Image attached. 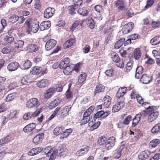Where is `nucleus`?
<instances>
[{
  "instance_id": "36",
  "label": "nucleus",
  "mask_w": 160,
  "mask_h": 160,
  "mask_svg": "<svg viewBox=\"0 0 160 160\" xmlns=\"http://www.w3.org/2000/svg\"><path fill=\"white\" fill-rule=\"evenodd\" d=\"M125 41V39L124 38H121L115 43L114 46V48L116 49H118L122 45Z\"/></svg>"
},
{
  "instance_id": "42",
  "label": "nucleus",
  "mask_w": 160,
  "mask_h": 160,
  "mask_svg": "<svg viewBox=\"0 0 160 160\" xmlns=\"http://www.w3.org/2000/svg\"><path fill=\"white\" fill-rule=\"evenodd\" d=\"M29 76H25L23 77L21 80V83L23 85H28L30 82L29 79Z\"/></svg>"
},
{
  "instance_id": "59",
  "label": "nucleus",
  "mask_w": 160,
  "mask_h": 160,
  "mask_svg": "<svg viewBox=\"0 0 160 160\" xmlns=\"http://www.w3.org/2000/svg\"><path fill=\"white\" fill-rule=\"evenodd\" d=\"M106 138L105 137H100L97 143L99 145H102L105 143Z\"/></svg>"
},
{
  "instance_id": "20",
  "label": "nucleus",
  "mask_w": 160,
  "mask_h": 160,
  "mask_svg": "<svg viewBox=\"0 0 160 160\" xmlns=\"http://www.w3.org/2000/svg\"><path fill=\"white\" fill-rule=\"evenodd\" d=\"M56 89L54 88H48L46 91L45 94V97L46 98H50L55 92Z\"/></svg>"
},
{
  "instance_id": "22",
  "label": "nucleus",
  "mask_w": 160,
  "mask_h": 160,
  "mask_svg": "<svg viewBox=\"0 0 160 160\" xmlns=\"http://www.w3.org/2000/svg\"><path fill=\"white\" fill-rule=\"evenodd\" d=\"M103 105L106 108H108L111 104V98L108 96H106L103 98Z\"/></svg>"
},
{
  "instance_id": "52",
  "label": "nucleus",
  "mask_w": 160,
  "mask_h": 160,
  "mask_svg": "<svg viewBox=\"0 0 160 160\" xmlns=\"http://www.w3.org/2000/svg\"><path fill=\"white\" fill-rule=\"evenodd\" d=\"M4 40L7 43L11 44L13 42L14 38L12 37H9L6 35L5 36Z\"/></svg>"
},
{
  "instance_id": "49",
  "label": "nucleus",
  "mask_w": 160,
  "mask_h": 160,
  "mask_svg": "<svg viewBox=\"0 0 160 160\" xmlns=\"http://www.w3.org/2000/svg\"><path fill=\"white\" fill-rule=\"evenodd\" d=\"M39 26L38 24H34L32 25L30 28V32H32L33 33H36L38 30Z\"/></svg>"
},
{
  "instance_id": "48",
  "label": "nucleus",
  "mask_w": 160,
  "mask_h": 160,
  "mask_svg": "<svg viewBox=\"0 0 160 160\" xmlns=\"http://www.w3.org/2000/svg\"><path fill=\"white\" fill-rule=\"evenodd\" d=\"M160 140L158 139H154L150 143V146L152 148H155L160 143Z\"/></svg>"
},
{
  "instance_id": "39",
  "label": "nucleus",
  "mask_w": 160,
  "mask_h": 160,
  "mask_svg": "<svg viewBox=\"0 0 160 160\" xmlns=\"http://www.w3.org/2000/svg\"><path fill=\"white\" fill-rule=\"evenodd\" d=\"M152 133L156 134L158 132H160V123L157 124L155 126L153 127L152 130Z\"/></svg>"
},
{
  "instance_id": "54",
  "label": "nucleus",
  "mask_w": 160,
  "mask_h": 160,
  "mask_svg": "<svg viewBox=\"0 0 160 160\" xmlns=\"http://www.w3.org/2000/svg\"><path fill=\"white\" fill-rule=\"evenodd\" d=\"M78 8L75 5H72L69 8V12L71 14H74L76 13V11Z\"/></svg>"
},
{
  "instance_id": "44",
  "label": "nucleus",
  "mask_w": 160,
  "mask_h": 160,
  "mask_svg": "<svg viewBox=\"0 0 160 160\" xmlns=\"http://www.w3.org/2000/svg\"><path fill=\"white\" fill-rule=\"evenodd\" d=\"M16 96V94L15 93L9 94L6 98V101L9 102L13 100L15 98Z\"/></svg>"
},
{
  "instance_id": "11",
  "label": "nucleus",
  "mask_w": 160,
  "mask_h": 160,
  "mask_svg": "<svg viewBox=\"0 0 160 160\" xmlns=\"http://www.w3.org/2000/svg\"><path fill=\"white\" fill-rule=\"evenodd\" d=\"M154 110H152L151 112L149 113V115L148 118V121L149 122H152L154 121L158 117L159 115L158 112H154Z\"/></svg>"
},
{
  "instance_id": "51",
  "label": "nucleus",
  "mask_w": 160,
  "mask_h": 160,
  "mask_svg": "<svg viewBox=\"0 0 160 160\" xmlns=\"http://www.w3.org/2000/svg\"><path fill=\"white\" fill-rule=\"evenodd\" d=\"M111 58L114 62H119L120 59L117 53H114L111 54Z\"/></svg>"
},
{
  "instance_id": "5",
  "label": "nucleus",
  "mask_w": 160,
  "mask_h": 160,
  "mask_svg": "<svg viewBox=\"0 0 160 160\" xmlns=\"http://www.w3.org/2000/svg\"><path fill=\"white\" fill-rule=\"evenodd\" d=\"M15 52V48L11 45L7 46L2 49V52L4 54L14 53Z\"/></svg>"
},
{
  "instance_id": "60",
  "label": "nucleus",
  "mask_w": 160,
  "mask_h": 160,
  "mask_svg": "<svg viewBox=\"0 0 160 160\" xmlns=\"http://www.w3.org/2000/svg\"><path fill=\"white\" fill-rule=\"evenodd\" d=\"M31 21V19L29 18L27 19L25 22V24L28 27V29L26 31L28 34H29L30 32V29L31 28L30 22Z\"/></svg>"
},
{
  "instance_id": "15",
  "label": "nucleus",
  "mask_w": 160,
  "mask_h": 160,
  "mask_svg": "<svg viewBox=\"0 0 160 160\" xmlns=\"http://www.w3.org/2000/svg\"><path fill=\"white\" fill-rule=\"evenodd\" d=\"M19 66V64L17 62H12L8 65L7 68L9 71H13L16 70Z\"/></svg>"
},
{
  "instance_id": "58",
  "label": "nucleus",
  "mask_w": 160,
  "mask_h": 160,
  "mask_svg": "<svg viewBox=\"0 0 160 160\" xmlns=\"http://www.w3.org/2000/svg\"><path fill=\"white\" fill-rule=\"evenodd\" d=\"M155 0H148L147 1V4L145 6L144 8L145 10H147L151 7L154 4Z\"/></svg>"
},
{
  "instance_id": "56",
  "label": "nucleus",
  "mask_w": 160,
  "mask_h": 160,
  "mask_svg": "<svg viewBox=\"0 0 160 160\" xmlns=\"http://www.w3.org/2000/svg\"><path fill=\"white\" fill-rule=\"evenodd\" d=\"M146 57L147 58V60L145 62L146 63L149 65H152L155 63L154 60L148 55L146 56Z\"/></svg>"
},
{
  "instance_id": "29",
  "label": "nucleus",
  "mask_w": 160,
  "mask_h": 160,
  "mask_svg": "<svg viewBox=\"0 0 160 160\" xmlns=\"http://www.w3.org/2000/svg\"><path fill=\"white\" fill-rule=\"evenodd\" d=\"M149 153L148 152L142 151L138 155L139 160H145L148 157Z\"/></svg>"
},
{
  "instance_id": "21",
  "label": "nucleus",
  "mask_w": 160,
  "mask_h": 160,
  "mask_svg": "<svg viewBox=\"0 0 160 160\" xmlns=\"http://www.w3.org/2000/svg\"><path fill=\"white\" fill-rule=\"evenodd\" d=\"M51 25V22L49 21L42 22L40 24V29L43 31L48 29Z\"/></svg>"
},
{
  "instance_id": "27",
  "label": "nucleus",
  "mask_w": 160,
  "mask_h": 160,
  "mask_svg": "<svg viewBox=\"0 0 160 160\" xmlns=\"http://www.w3.org/2000/svg\"><path fill=\"white\" fill-rule=\"evenodd\" d=\"M60 100L58 98H56L50 103L49 107L50 109H52L55 108L60 103Z\"/></svg>"
},
{
  "instance_id": "37",
  "label": "nucleus",
  "mask_w": 160,
  "mask_h": 160,
  "mask_svg": "<svg viewBox=\"0 0 160 160\" xmlns=\"http://www.w3.org/2000/svg\"><path fill=\"white\" fill-rule=\"evenodd\" d=\"M31 65L30 61L29 60H27L21 66V67L22 69L25 70L28 69L31 66Z\"/></svg>"
},
{
  "instance_id": "35",
  "label": "nucleus",
  "mask_w": 160,
  "mask_h": 160,
  "mask_svg": "<svg viewBox=\"0 0 160 160\" xmlns=\"http://www.w3.org/2000/svg\"><path fill=\"white\" fill-rule=\"evenodd\" d=\"M123 148V146H121L118 149L115 151L114 156L116 159H118L121 155V152Z\"/></svg>"
},
{
  "instance_id": "47",
  "label": "nucleus",
  "mask_w": 160,
  "mask_h": 160,
  "mask_svg": "<svg viewBox=\"0 0 160 160\" xmlns=\"http://www.w3.org/2000/svg\"><path fill=\"white\" fill-rule=\"evenodd\" d=\"M62 132V127H58L54 128L53 132L54 135H58L61 134Z\"/></svg>"
},
{
  "instance_id": "7",
  "label": "nucleus",
  "mask_w": 160,
  "mask_h": 160,
  "mask_svg": "<svg viewBox=\"0 0 160 160\" xmlns=\"http://www.w3.org/2000/svg\"><path fill=\"white\" fill-rule=\"evenodd\" d=\"M56 41L53 39H51L48 41L45 45V49L49 50L53 48L56 44Z\"/></svg>"
},
{
  "instance_id": "6",
  "label": "nucleus",
  "mask_w": 160,
  "mask_h": 160,
  "mask_svg": "<svg viewBox=\"0 0 160 160\" xmlns=\"http://www.w3.org/2000/svg\"><path fill=\"white\" fill-rule=\"evenodd\" d=\"M134 24L132 22H130L125 24L122 28V32L124 34H127L131 31L133 27Z\"/></svg>"
},
{
  "instance_id": "62",
  "label": "nucleus",
  "mask_w": 160,
  "mask_h": 160,
  "mask_svg": "<svg viewBox=\"0 0 160 160\" xmlns=\"http://www.w3.org/2000/svg\"><path fill=\"white\" fill-rule=\"evenodd\" d=\"M52 149L51 147H48L44 148L43 151L47 156L49 157L50 152L52 151Z\"/></svg>"
},
{
  "instance_id": "50",
  "label": "nucleus",
  "mask_w": 160,
  "mask_h": 160,
  "mask_svg": "<svg viewBox=\"0 0 160 160\" xmlns=\"http://www.w3.org/2000/svg\"><path fill=\"white\" fill-rule=\"evenodd\" d=\"M137 98H136L137 101V102L140 104H142V106L145 107V105L146 104H148L147 102H143V99L142 97L139 95H138L137 96Z\"/></svg>"
},
{
  "instance_id": "23",
  "label": "nucleus",
  "mask_w": 160,
  "mask_h": 160,
  "mask_svg": "<svg viewBox=\"0 0 160 160\" xmlns=\"http://www.w3.org/2000/svg\"><path fill=\"white\" fill-rule=\"evenodd\" d=\"M42 150L41 147L34 148L31 149L28 153V154L30 156H33L39 153Z\"/></svg>"
},
{
  "instance_id": "1",
  "label": "nucleus",
  "mask_w": 160,
  "mask_h": 160,
  "mask_svg": "<svg viewBox=\"0 0 160 160\" xmlns=\"http://www.w3.org/2000/svg\"><path fill=\"white\" fill-rule=\"evenodd\" d=\"M125 105L124 98H118L116 103L113 106L112 108L113 112H117L123 108Z\"/></svg>"
},
{
  "instance_id": "18",
  "label": "nucleus",
  "mask_w": 160,
  "mask_h": 160,
  "mask_svg": "<svg viewBox=\"0 0 160 160\" xmlns=\"http://www.w3.org/2000/svg\"><path fill=\"white\" fill-rule=\"evenodd\" d=\"M146 112L145 111H143L142 112V114L140 113L139 114H137L136 116L133 119L132 122V126L133 127H135L139 122L140 119L142 115L143 114H145Z\"/></svg>"
},
{
  "instance_id": "32",
  "label": "nucleus",
  "mask_w": 160,
  "mask_h": 160,
  "mask_svg": "<svg viewBox=\"0 0 160 160\" xmlns=\"http://www.w3.org/2000/svg\"><path fill=\"white\" fill-rule=\"evenodd\" d=\"M77 12L79 14L83 16H87L89 12L87 8L85 7L79 8Z\"/></svg>"
},
{
  "instance_id": "34",
  "label": "nucleus",
  "mask_w": 160,
  "mask_h": 160,
  "mask_svg": "<svg viewBox=\"0 0 160 160\" xmlns=\"http://www.w3.org/2000/svg\"><path fill=\"white\" fill-rule=\"evenodd\" d=\"M73 69L72 65H69L63 69V72L66 75H68L72 73Z\"/></svg>"
},
{
  "instance_id": "61",
  "label": "nucleus",
  "mask_w": 160,
  "mask_h": 160,
  "mask_svg": "<svg viewBox=\"0 0 160 160\" xmlns=\"http://www.w3.org/2000/svg\"><path fill=\"white\" fill-rule=\"evenodd\" d=\"M132 64L131 62H128L126 66V71L127 72H129L132 68Z\"/></svg>"
},
{
  "instance_id": "17",
  "label": "nucleus",
  "mask_w": 160,
  "mask_h": 160,
  "mask_svg": "<svg viewBox=\"0 0 160 160\" xmlns=\"http://www.w3.org/2000/svg\"><path fill=\"white\" fill-rule=\"evenodd\" d=\"M49 83L48 81L46 79H43L38 82L37 86L40 88H44L48 85Z\"/></svg>"
},
{
  "instance_id": "10",
  "label": "nucleus",
  "mask_w": 160,
  "mask_h": 160,
  "mask_svg": "<svg viewBox=\"0 0 160 160\" xmlns=\"http://www.w3.org/2000/svg\"><path fill=\"white\" fill-rule=\"evenodd\" d=\"M71 108V106L69 105L62 108L61 111L60 117L61 118H63L68 115L69 113V111Z\"/></svg>"
},
{
  "instance_id": "53",
  "label": "nucleus",
  "mask_w": 160,
  "mask_h": 160,
  "mask_svg": "<svg viewBox=\"0 0 160 160\" xmlns=\"http://www.w3.org/2000/svg\"><path fill=\"white\" fill-rule=\"evenodd\" d=\"M132 117L131 116L128 115L124 118L123 121V123L125 125H128L132 120Z\"/></svg>"
},
{
  "instance_id": "46",
  "label": "nucleus",
  "mask_w": 160,
  "mask_h": 160,
  "mask_svg": "<svg viewBox=\"0 0 160 160\" xmlns=\"http://www.w3.org/2000/svg\"><path fill=\"white\" fill-rule=\"evenodd\" d=\"M159 37L157 36L152 39L151 41V43L153 45H156L160 43V40H159Z\"/></svg>"
},
{
  "instance_id": "26",
  "label": "nucleus",
  "mask_w": 160,
  "mask_h": 160,
  "mask_svg": "<svg viewBox=\"0 0 160 160\" xmlns=\"http://www.w3.org/2000/svg\"><path fill=\"white\" fill-rule=\"evenodd\" d=\"M89 149V148L88 146L86 147L78 150L77 152V154L79 156H82L86 154Z\"/></svg>"
},
{
  "instance_id": "31",
  "label": "nucleus",
  "mask_w": 160,
  "mask_h": 160,
  "mask_svg": "<svg viewBox=\"0 0 160 160\" xmlns=\"http://www.w3.org/2000/svg\"><path fill=\"white\" fill-rule=\"evenodd\" d=\"M14 48L16 49H21L23 48L24 45V42L22 40H17L14 42Z\"/></svg>"
},
{
  "instance_id": "25",
  "label": "nucleus",
  "mask_w": 160,
  "mask_h": 160,
  "mask_svg": "<svg viewBox=\"0 0 160 160\" xmlns=\"http://www.w3.org/2000/svg\"><path fill=\"white\" fill-rule=\"evenodd\" d=\"M115 2L116 6L118 7L119 10H122L125 9V2L122 0H118Z\"/></svg>"
},
{
  "instance_id": "38",
  "label": "nucleus",
  "mask_w": 160,
  "mask_h": 160,
  "mask_svg": "<svg viewBox=\"0 0 160 160\" xmlns=\"http://www.w3.org/2000/svg\"><path fill=\"white\" fill-rule=\"evenodd\" d=\"M87 75L84 72H81L78 77V82L79 83H81L84 82L86 78Z\"/></svg>"
},
{
  "instance_id": "8",
  "label": "nucleus",
  "mask_w": 160,
  "mask_h": 160,
  "mask_svg": "<svg viewBox=\"0 0 160 160\" xmlns=\"http://www.w3.org/2000/svg\"><path fill=\"white\" fill-rule=\"evenodd\" d=\"M54 9L52 8H48L44 11V16L45 18H49L51 17L54 12Z\"/></svg>"
},
{
  "instance_id": "16",
  "label": "nucleus",
  "mask_w": 160,
  "mask_h": 160,
  "mask_svg": "<svg viewBox=\"0 0 160 160\" xmlns=\"http://www.w3.org/2000/svg\"><path fill=\"white\" fill-rule=\"evenodd\" d=\"M36 127V125L34 123L28 124L24 128L23 131L25 132H30L34 130Z\"/></svg>"
},
{
  "instance_id": "41",
  "label": "nucleus",
  "mask_w": 160,
  "mask_h": 160,
  "mask_svg": "<svg viewBox=\"0 0 160 160\" xmlns=\"http://www.w3.org/2000/svg\"><path fill=\"white\" fill-rule=\"evenodd\" d=\"M28 50L30 52H32L37 51L38 48L36 45L34 44H31L28 46Z\"/></svg>"
},
{
  "instance_id": "45",
  "label": "nucleus",
  "mask_w": 160,
  "mask_h": 160,
  "mask_svg": "<svg viewBox=\"0 0 160 160\" xmlns=\"http://www.w3.org/2000/svg\"><path fill=\"white\" fill-rule=\"evenodd\" d=\"M58 153V150L57 149L53 150L52 149V151L50 152V158L49 160L52 159L53 160L55 158L56 156Z\"/></svg>"
},
{
  "instance_id": "33",
  "label": "nucleus",
  "mask_w": 160,
  "mask_h": 160,
  "mask_svg": "<svg viewBox=\"0 0 160 160\" xmlns=\"http://www.w3.org/2000/svg\"><path fill=\"white\" fill-rule=\"evenodd\" d=\"M75 42V40L74 39L70 38L64 44L63 47L64 48H66L72 46Z\"/></svg>"
},
{
  "instance_id": "19",
  "label": "nucleus",
  "mask_w": 160,
  "mask_h": 160,
  "mask_svg": "<svg viewBox=\"0 0 160 160\" xmlns=\"http://www.w3.org/2000/svg\"><path fill=\"white\" fill-rule=\"evenodd\" d=\"M127 90V88L123 87L120 88L118 90L116 94V97L118 98L121 99L122 98H124L123 96L126 93Z\"/></svg>"
},
{
  "instance_id": "28",
  "label": "nucleus",
  "mask_w": 160,
  "mask_h": 160,
  "mask_svg": "<svg viewBox=\"0 0 160 160\" xmlns=\"http://www.w3.org/2000/svg\"><path fill=\"white\" fill-rule=\"evenodd\" d=\"M105 87L102 84H98L97 85L95 90L94 95H97L98 93L103 92L104 90Z\"/></svg>"
},
{
  "instance_id": "55",
  "label": "nucleus",
  "mask_w": 160,
  "mask_h": 160,
  "mask_svg": "<svg viewBox=\"0 0 160 160\" xmlns=\"http://www.w3.org/2000/svg\"><path fill=\"white\" fill-rule=\"evenodd\" d=\"M19 19V17L15 15L11 16L9 18V21L12 23H14L17 21Z\"/></svg>"
},
{
  "instance_id": "12",
  "label": "nucleus",
  "mask_w": 160,
  "mask_h": 160,
  "mask_svg": "<svg viewBox=\"0 0 160 160\" xmlns=\"http://www.w3.org/2000/svg\"><path fill=\"white\" fill-rule=\"evenodd\" d=\"M43 133H40L37 135L33 139V143L36 144H39L42 141L44 138Z\"/></svg>"
},
{
  "instance_id": "2",
  "label": "nucleus",
  "mask_w": 160,
  "mask_h": 160,
  "mask_svg": "<svg viewBox=\"0 0 160 160\" xmlns=\"http://www.w3.org/2000/svg\"><path fill=\"white\" fill-rule=\"evenodd\" d=\"M39 105L38 100L36 98H32L29 99L26 103V106L28 108H32L33 107H38Z\"/></svg>"
},
{
  "instance_id": "40",
  "label": "nucleus",
  "mask_w": 160,
  "mask_h": 160,
  "mask_svg": "<svg viewBox=\"0 0 160 160\" xmlns=\"http://www.w3.org/2000/svg\"><path fill=\"white\" fill-rule=\"evenodd\" d=\"M141 52L139 49H136L134 52V57L136 60H138L141 57Z\"/></svg>"
},
{
  "instance_id": "9",
  "label": "nucleus",
  "mask_w": 160,
  "mask_h": 160,
  "mask_svg": "<svg viewBox=\"0 0 160 160\" xmlns=\"http://www.w3.org/2000/svg\"><path fill=\"white\" fill-rule=\"evenodd\" d=\"M152 78L151 76L144 74H143L140 78V80L142 83L146 84L149 83L152 81Z\"/></svg>"
},
{
  "instance_id": "24",
  "label": "nucleus",
  "mask_w": 160,
  "mask_h": 160,
  "mask_svg": "<svg viewBox=\"0 0 160 160\" xmlns=\"http://www.w3.org/2000/svg\"><path fill=\"white\" fill-rule=\"evenodd\" d=\"M143 68L141 66L137 67L136 70V74L135 77L137 79H139L142 76V74L143 72Z\"/></svg>"
},
{
  "instance_id": "30",
  "label": "nucleus",
  "mask_w": 160,
  "mask_h": 160,
  "mask_svg": "<svg viewBox=\"0 0 160 160\" xmlns=\"http://www.w3.org/2000/svg\"><path fill=\"white\" fill-rule=\"evenodd\" d=\"M42 68L39 67H34L31 69L30 73L33 75L38 74L41 72Z\"/></svg>"
},
{
  "instance_id": "14",
  "label": "nucleus",
  "mask_w": 160,
  "mask_h": 160,
  "mask_svg": "<svg viewBox=\"0 0 160 160\" xmlns=\"http://www.w3.org/2000/svg\"><path fill=\"white\" fill-rule=\"evenodd\" d=\"M70 60L68 58H65L63 60L61 61L59 64V67L61 69H63L66 67L70 65L69 64Z\"/></svg>"
},
{
  "instance_id": "63",
  "label": "nucleus",
  "mask_w": 160,
  "mask_h": 160,
  "mask_svg": "<svg viewBox=\"0 0 160 160\" xmlns=\"http://www.w3.org/2000/svg\"><path fill=\"white\" fill-rule=\"evenodd\" d=\"M58 150V154H60V156L63 155V154H62V153L66 152L68 151L67 149L66 148H63L62 147H61L60 149Z\"/></svg>"
},
{
  "instance_id": "4",
  "label": "nucleus",
  "mask_w": 160,
  "mask_h": 160,
  "mask_svg": "<svg viewBox=\"0 0 160 160\" xmlns=\"http://www.w3.org/2000/svg\"><path fill=\"white\" fill-rule=\"evenodd\" d=\"M115 138L114 137L110 138L105 142V148L108 150L111 149L115 145Z\"/></svg>"
},
{
  "instance_id": "3",
  "label": "nucleus",
  "mask_w": 160,
  "mask_h": 160,
  "mask_svg": "<svg viewBox=\"0 0 160 160\" xmlns=\"http://www.w3.org/2000/svg\"><path fill=\"white\" fill-rule=\"evenodd\" d=\"M40 113L39 110H36L34 112H29L24 114L23 116V118L26 120H28L32 118L38 116Z\"/></svg>"
},
{
  "instance_id": "13",
  "label": "nucleus",
  "mask_w": 160,
  "mask_h": 160,
  "mask_svg": "<svg viewBox=\"0 0 160 160\" xmlns=\"http://www.w3.org/2000/svg\"><path fill=\"white\" fill-rule=\"evenodd\" d=\"M100 122L98 121L96 122L95 121H92L89 122L88 126L89 128V130L92 131L97 128L100 126Z\"/></svg>"
},
{
  "instance_id": "64",
  "label": "nucleus",
  "mask_w": 160,
  "mask_h": 160,
  "mask_svg": "<svg viewBox=\"0 0 160 160\" xmlns=\"http://www.w3.org/2000/svg\"><path fill=\"white\" fill-rule=\"evenodd\" d=\"M80 24H81L80 23V21L78 20L76 21L72 25L71 28V30L72 31H73L74 30L75 28H76Z\"/></svg>"
},
{
  "instance_id": "57",
  "label": "nucleus",
  "mask_w": 160,
  "mask_h": 160,
  "mask_svg": "<svg viewBox=\"0 0 160 160\" xmlns=\"http://www.w3.org/2000/svg\"><path fill=\"white\" fill-rule=\"evenodd\" d=\"M87 25L91 29L94 27V20L91 18H89L87 21Z\"/></svg>"
},
{
  "instance_id": "43",
  "label": "nucleus",
  "mask_w": 160,
  "mask_h": 160,
  "mask_svg": "<svg viewBox=\"0 0 160 160\" xmlns=\"http://www.w3.org/2000/svg\"><path fill=\"white\" fill-rule=\"evenodd\" d=\"M11 140V137L9 136H8L0 140V144L1 145L5 144L10 141Z\"/></svg>"
}]
</instances>
